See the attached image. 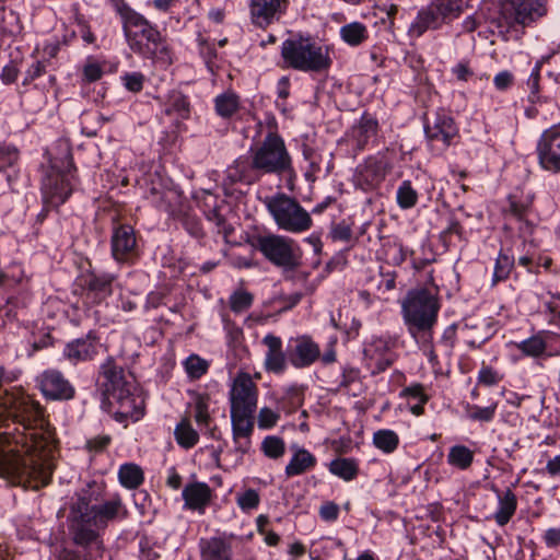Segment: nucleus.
Here are the masks:
<instances>
[{
    "label": "nucleus",
    "mask_w": 560,
    "mask_h": 560,
    "mask_svg": "<svg viewBox=\"0 0 560 560\" xmlns=\"http://www.w3.org/2000/svg\"><path fill=\"white\" fill-rule=\"evenodd\" d=\"M3 406L19 425L4 433L8 450L0 457L3 472L26 489L38 490L49 483L55 469L57 440L39 404L24 394H10Z\"/></svg>",
    "instance_id": "obj_1"
},
{
    "label": "nucleus",
    "mask_w": 560,
    "mask_h": 560,
    "mask_svg": "<svg viewBox=\"0 0 560 560\" xmlns=\"http://www.w3.org/2000/svg\"><path fill=\"white\" fill-rule=\"evenodd\" d=\"M120 16L129 48L145 58L167 56V47L160 31L125 0H109Z\"/></svg>",
    "instance_id": "obj_2"
},
{
    "label": "nucleus",
    "mask_w": 560,
    "mask_h": 560,
    "mask_svg": "<svg viewBox=\"0 0 560 560\" xmlns=\"http://www.w3.org/2000/svg\"><path fill=\"white\" fill-rule=\"evenodd\" d=\"M440 303L438 289H415L407 293L401 303V314L408 332L418 342L429 343L438 322Z\"/></svg>",
    "instance_id": "obj_3"
},
{
    "label": "nucleus",
    "mask_w": 560,
    "mask_h": 560,
    "mask_svg": "<svg viewBox=\"0 0 560 560\" xmlns=\"http://www.w3.org/2000/svg\"><path fill=\"white\" fill-rule=\"evenodd\" d=\"M101 388L109 405H118L117 421H138L143 416V400L133 394V383L126 380L124 370L108 361L102 365Z\"/></svg>",
    "instance_id": "obj_4"
},
{
    "label": "nucleus",
    "mask_w": 560,
    "mask_h": 560,
    "mask_svg": "<svg viewBox=\"0 0 560 560\" xmlns=\"http://www.w3.org/2000/svg\"><path fill=\"white\" fill-rule=\"evenodd\" d=\"M547 12V0H502L491 23L498 34L506 35L515 26L532 25Z\"/></svg>",
    "instance_id": "obj_5"
},
{
    "label": "nucleus",
    "mask_w": 560,
    "mask_h": 560,
    "mask_svg": "<svg viewBox=\"0 0 560 560\" xmlns=\"http://www.w3.org/2000/svg\"><path fill=\"white\" fill-rule=\"evenodd\" d=\"M281 56L289 67L300 71H322L330 65L326 48L310 38L285 39Z\"/></svg>",
    "instance_id": "obj_6"
},
{
    "label": "nucleus",
    "mask_w": 560,
    "mask_h": 560,
    "mask_svg": "<svg viewBox=\"0 0 560 560\" xmlns=\"http://www.w3.org/2000/svg\"><path fill=\"white\" fill-rule=\"evenodd\" d=\"M264 205L280 230L303 233L313 224L310 213L294 198L283 192L266 197Z\"/></svg>",
    "instance_id": "obj_7"
},
{
    "label": "nucleus",
    "mask_w": 560,
    "mask_h": 560,
    "mask_svg": "<svg viewBox=\"0 0 560 560\" xmlns=\"http://www.w3.org/2000/svg\"><path fill=\"white\" fill-rule=\"evenodd\" d=\"M254 168L258 175H282L292 171L291 156L283 140L275 133H268L262 143L252 154Z\"/></svg>",
    "instance_id": "obj_8"
},
{
    "label": "nucleus",
    "mask_w": 560,
    "mask_h": 560,
    "mask_svg": "<svg viewBox=\"0 0 560 560\" xmlns=\"http://www.w3.org/2000/svg\"><path fill=\"white\" fill-rule=\"evenodd\" d=\"M254 247L266 259L278 267L292 270L299 265V255L295 242L287 236L278 234L258 235L254 238Z\"/></svg>",
    "instance_id": "obj_9"
},
{
    "label": "nucleus",
    "mask_w": 560,
    "mask_h": 560,
    "mask_svg": "<svg viewBox=\"0 0 560 560\" xmlns=\"http://www.w3.org/2000/svg\"><path fill=\"white\" fill-rule=\"evenodd\" d=\"M536 152L542 170L553 174L560 173V129H546L538 139Z\"/></svg>",
    "instance_id": "obj_10"
},
{
    "label": "nucleus",
    "mask_w": 560,
    "mask_h": 560,
    "mask_svg": "<svg viewBox=\"0 0 560 560\" xmlns=\"http://www.w3.org/2000/svg\"><path fill=\"white\" fill-rule=\"evenodd\" d=\"M425 136L432 145L441 144L444 150L452 144L454 138L458 136V128L453 117L441 109L434 114V117L428 119L424 125Z\"/></svg>",
    "instance_id": "obj_11"
},
{
    "label": "nucleus",
    "mask_w": 560,
    "mask_h": 560,
    "mask_svg": "<svg viewBox=\"0 0 560 560\" xmlns=\"http://www.w3.org/2000/svg\"><path fill=\"white\" fill-rule=\"evenodd\" d=\"M231 411L255 412L257 408V387L247 373H240L230 390Z\"/></svg>",
    "instance_id": "obj_12"
},
{
    "label": "nucleus",
    "mask_w": 560,
    "mask_h": 560,
    "mask_svg": "<svg viewBox=\"0 0 560 560\" xmlns=\"http://www.w3.org/2000/svg\"><path fill=\"white\" fill-rule=\"evenodd\" d=\"M86 510V498L80 497L72 504L69 514V529L72 534L73 541L80 546H88L97 537L96 532L92 528L93 521L84 514Z\"/></svg>",
    "instance_id": "obj_13"
},
{
    "label": "nucleus",
    "mask_w": 560,
    "mask_h": 560,
    "mask_svg": "<svg viewBox=\"0 0 560 560\" xmlns=\"http://www.w3.org/2000/svg\"><path fill=\"white\" fill-rule=\"evenodd\" d=\"M394 342L382 337H374L364 347V361L372 374L384 372L395 360Z\"/></svg>",
    "instance_id": "obj_14"
},
{
    "label": "nucleus",
    "mask_w": 560,
    "mask_h": 560,
    "mask_svg": "<svg viewBox=\"0 0 560 560\" xmlns=\"http://www.w3.org/2000/svg\"><path fill=\"white\" fill-rule=\"evenodd\" d=\"M288 361L295 369L311 366L320 358L319 346L308 336L291 338L287 346Z\"/></svg>",
    "instance_id": "obj_15"
},
{
    "label": "nucleus",
    "mask_w": 560,
    "mask_h": 560,
    "mask_svg": "<svg viewBox=\"0 0 560 560\" xmlns=\"http://www.w3.org/2000/svg\"><path fill=\"white\" fill-rule=\"evenodd\" d=\"M112 254L119 262L132 261L138 255L135 230L129 224H116L112 234Z\"/></svg>",
    "instance_id": "obj_16"
},
{
    "label": "nucleus",
    "mask_w": 560,
    "mask_h": 560,
    "mask_svg": "<svg viewBox=\"0 0 560 560\" xmlns=\"http://www.w3.org/2000/svg\"><path fill=\"white\" fill-rule=\"evenodd\" d=\"M42 191L47 206L59 207L72 192L68 174L55 171L50 172L43 179Z\"/></svg>",
    "instance_id": "obj_17"
},
{
    "label": "nucleus",
    "mask_w": 560,
    "mask_h": 560,
    "mask_svg": "<svg viewBox=\"0 0 560 560\" xmlns=\"http://www.w3.org/2000/svg\"><path fill=\"white\" fill-rule=\"evenodd\" d=\"M43 395L51 400H68L74 396V388L57 370H47L38 378Z\"/></svg>",
    "instance_id": "obj_18"
},
{
    "label": "nucleus",
    "mask_w": 560,
    "mask_h": 560,
    "mask_svg": "<svg viewBox=\"0 0 560 560\" xmlns=\"http://www.w3.org/2000/svg\"><path fill=\"white\" fill-rule=\"evenodd\" d=\"M287 4V0H250L252 22L259 27H266L280 18Z\"/></svg>",
    "instance_id": "obj_19"
},
{
    "label": "nucleus",
    "mask_w": 560,
    "mask_h": 560,
    "mask_svg": "<svg viewBox=\"0 0 560 560\" xmlns=\"http://www.w3.org/2000/svg\"><path fill=\"white\" fill-rule=\"evenodd\" d=\"M264 345L268 350L265 358L266 370L276 374H281L287 369V351H282V340L271 334H268L262 339Z\"/></svg>",
    "instance_id": "obj_20"
},
{
    "label": "nucleus",
    "mask_w": 560,
    "mask_h": 560,
    "mask_svg": "<svg viewBox=\"0 0 560 560\" xmlns=\"http://www.w3.org/2000/svg\"><path fill=\"white\" fill-rule=\"evenodd\" d=\"M378 122L371 114L364 113L351 128L350 139L358 151H362L369 141L377 135Z\"/></svg>",
    "instance_id": "obj_21"
},
{
    "label": "nucleus",
    "mask_w": 560,
    "mask_h": 560,
    "mask_svg": "<svg viewBox=\"0 0 560 560\" xmlns=\"http://www.w3.org/2000/svg\"><path fill=\"white\" fill-rule=\"evenodd\" d=\"M121 508L120 498L116 497L101 505H91L86 500V510L84 514L91 517L93 525L97 528L105 527L107 523L114 520Z\"/></svg>",
    "instance_id": "obj_22"
},
{
    "label": "nucleus",
    "mask_w": 560,
    "mask_h": 560,
    "mask_svg": "<svg viewBox=\"0 0 560 560\" xmlns=\"http://www.w3.org/2000/svg\"><path fill=\"white\" fill-rule=\"evenodd\" d=\"M225 175V179L230 185L236 183L252 184L259 179V175L256 168H254L253 159L248 161V159L243 156L236 159L233 164L226 168Z\"/></svg>",
    "instance_id": "obj_23"
},
{
    "label": "nucleus",
    "mask_w": 560,
    "mask_h": 560,
    "mask_svg": "<svg viewBox=\"0 0 560 560\" xmlns=\"http://www.w3.org/2000/svg\"><path fill=\"white\" fill-rule=\"evenodd\" d=\"M183 498L186 508L202 511L210 501L211 490L205 482L189 483L183 490Z\"/></svg>",
    "instance_id": "obj_24"
},
{
    "label": "nucleus",
    "mask_w": 560,
    "mask_h": 560,
    "mask_svg": "<svg viewBox=\"0 0 560 560\" xmlns=\"http://www.w3.org/2000/svg\"><path fill=\"white\" fill-rule=\"evenodd\" d=\"M442 25L436 12L432 5H428L418 12L416 20L409 27V35L420 37L425 31L430 28H438Z\"/></svg>",
    "instance_id": "obj_25"
},
{
    "label": "nucleus",
    "mask_w": 560,
    "mask_h": 560,
    "mask_svg": "<svg viewBox=\"0 0 560 560\" xmlns=\"http://www.w3.org/2000/svg\"><path fill=\"white\" fill-rule=\"evenodd\" d=\"M200 549L205 560H231V546L221 538L201 539Z\"/></svg>",
    "instance_id": "obj_26"
},
{
    "label": "nucleus",
    "mask_w": 560,
    "mask_h": 560,
    "mask_svg": "<svg viewBox=\"0 0 560 560\" xmlns=\"http://www.w3.org/2000/svg\"><path fill=\"white\" fill-rule=\"evenodd\" d=\"M94 353L95 346L89 337L69 342L63 350L65 357L72 363L89 360Z\"/></svg>",
    "instance_id": "obj_27"
},
{
    "label": "nucleus",
    "mask_w": 560,
    "mask_h": 560,
    "mask_svg": "<svg viewBox=\"0 0 560 560\" xmlns=\"http://www.w3.org/2000/svg\"><path fill=\"white\" fill-rule=\"evenodd\" d=\"M499 509L494 513V521L499 526L506 525L514 515L517 506L516 495L508 489L503 494H499Z\"/></svg>",
    "instance_id": "obj_28"
},
{
    "label": "nucleus",
    "mask_w": 560,
    "mask_h": 560,
    "mask_svg": "<svg viewBox=\"0 0 560 560\" xmlns=\"http://www.w3.org/2000/svg\"><path fill=\"white\" fill-rule=\"evenodd\" d=\"M315 464V456L311 454L308 451L301 448L295 452V454L287 465L285 474L289 477L298 476L313 468Z\"/></svg>",
    "instance_id": "obj_29"
},
{
    "label": "nucleus",
    "mask_w": 560,
    "mask_h": 560,
    "mask_svg": "<svg viewBox=\"0 0 560 560\" xmlns=\"http://www.w3.org/2000/svg\"><path fill=\"white\" fill-rule=\"evenodd\" d=\"M400 396L407 399L408 404L410 405V411L415 416H420L423 413V406L428 401L429 397L424 393L422 385H410L401 390Z\"/></svg>",
    "instance_id": "obj_30"
},
{
    "label": "nucleus",
    "mask_w": 560,
    "mask_h": 560,
    "mask_svg": "<svg viewBox=\"0 0 560 560\" xmlns=\"http://www.w3.org/2000/svg\"><path fill=\"white\" fill-rule=\"evenodd\" d=\"M114 277L110 275H92L86 280L89 294H94L96 301H101L112 293Z\"/></svg>",
    "instance_id": "obj_31"
},
{
    "label": "nucleus",
    "mask_w": 560,
    "mask_h": 560,
    "mask_svg": "<svg viewBox=\"0 0 560 560\" xmlns=\"http://www.w3.org/2000/svg\"><path fill=\"white\" fill-rule=\"evenodd\" d=\"M214 107L220 117L230 118L237 112L240 98L234 92H224L214 98Z\"/></svg>",
    "instance_id": "obj_32"
},
{
    "label": "nucleus",
    "mask_w": 560,
    "mask_h": 560,
    "mask_svg": "<svg viewBox=\"0 0 560 560\" xmlns=\"http://www.w3.org/2000/svg\"><path fill=\"white\" fill-rule=\"evenodd\" d=\"M255 412H234L231 411L233 438L250 436L254 430Z\"/></svg>",
    "instance_id": "obj_33"
},
{
    "label": "nucleus",
    "mask_w": 560,
    "mask_h": 560,
    "mask_svg": "<svg viewBox=\"0 0 560 560\" xmlns=\"http://www.w3.org/2000/svg\"><path fill=\"white\" fill-rule=\"evenodd\" d=\"M431 5L441 23L457 18L463 11L462 0H433Z\"/></svg>",
    "instance_id": "obj_34"
},
{
    "label": "nucleus",
    "mask_w": 560,
    "mask_h": 560,
    "mask_svg": "<svg viewBox=\"0 0 560 560\" xmlns=\"http://www.w3.org/2000/svg\"><path fill=\"white\" fill-rule=\"evenodd\" d=\"M118 478L125 488L136 489L143 482V471L136 464H124L119 468Z\"/></svg>",
    "instance_id": "obj_35"
},
{
    "label": "nucleus",
    "mask_w": 560,
    "mask_h": 560,
    "mask_svg": "<svg viewBox=\"0 0 560 560\" xmlns=\"http://www.w3.org/2000/svg\"><path fill=\"white\" fill-rule=\"evenodd\" d=\"M329 471L346 481H350L357 477L359 468L353 458H337L330 462Z\"/></svg>",
    "instance_id": "obj_36"
},
{
    "label": "nucleus",
    "mask_w": 560,
    "mask_h": 560,
    "mask_svg": "<svg viewBox=\"0 0 560 560\" xmlns=\"http://www.w3.org/2000/svg\"><path fill=\"white\" fill-rule=\"evenodd\" d=\"M340 36L350 46H358L368 38V30L362 23L352 22L340 28Z\"/></svg>",
    "instance_id": "obj_37"
},
{
    "label": "nucleus",
    "mask_w": 560,
    "mask_h": 560,
    "mask_svg": "<svg viewBox=\"0 0 560 560\" xmlns=\"http://www.w3.org/2000/svg\"><path fill=\"white\" fill-rule=\"evenodd\" d=\"M474 460V452L465 445H454L447 454V463L459 469H467Z\"/></svg>",
    "instance_id": "obj_38"
},
{
    "label": "nucleus",
    "mask_w": 560,
    "mask_h": 560,
    "mask_svg": "<svg viewBox=\"0 0 560 560\" xmlns=\"http://www.w3.org/2000/svg\"><path fill=\"white\" fill-rule=\"evenodd\" d=\"M514 346L526 357L539 358L547 349L546 341L539 336H532L528 339L514 343Z\"/></svg>",
    "instance_id": "obj_39"
},
{
    "label": "nucleus",
    "mask_w": 560,
    "mask_h": 560,
    "mask_svg": "<svg viewBox=\"0 0 560 560\" xmlns=\"http://www.w3.org/2000/svg\"><path fill=\"white\" fill-rule=\"evenodd\" d=\"M373 443L375 447L389 454L398 447L399 438L395 431L383 429L374 433Z\"/></svg>",
    "instance_id": "obj_40"
},
{
    "label": "nucleus",
    "mask_w": 560,
    "mask_h": 560,
    "mask_svg": "<svg viewBox=\"0 0 560 560\" xmlns=\"http://www.w3.org/2000/svg\"><path fill=\"white\" fill-rule=\"evenodd\" d=\"M174 434L177 443L185 448H191L199 440L197 431L186 420L176 425Z\"/></svg>",
    "instance_id": "obj_41"
},
{
    "label": "nucleus",
    "mask_w": 560,
    "mask_h": 560,
    "mask_svg": "<svg viewBox=\"0 0 560 560\" xmlns=\"http://www.w3.org/2000/svg\"><path fill=\"white\" fill-rule=\"evenodd\" d=\"M358 172L362 179L368 184H375L383 177L380 163L373 159H369L364 164L358 166Z\"/></svg>",
    "instance_id": "obj_42"
},
{
    "label": "nucleus",
    "mask_w": 560,
    "mask_h": 560,
    "mask_svg": "<svg viewBox=\"0 0 560 560\" xmlns=\"http://www.w3.org/2000/svg\"><path fill=\"white\" fill-rule=\"evenodd\" d=\"M497 407V402L491 404L488 407L467 405L466 415L470 420L474 421L490 422L494 418Z\"/></svg>",
    "instance_id": "obj_43"
},
{
    "label": "nucleus",
    "mask_w": 560,
    "mask_h": 560,
    "mask_svg": "<svg viewBox=\"0 0 560 560\" xmlns=\"http://www.w3.org/2000/svg\"><path fill=\"white\" fill-rule=\"evenodd\" d=\"M418 201V194L409 180H405L397 189V203L402 209L413 207Z\"/></svg>",
    "instance_id": "obj_44"
},
{
    "label": "nucleus",
    "mask_w": 560,
    "mask_h": 560,
    "mask_svg": "<svg viewBox=\"0 0 560 560\" xmlns=\"http://www.w3.org/2000/svg\"><path fill=\"white\" fill-rule=\"evenodd\" d=\"M184 366L188 376L190 378L197 380L207 373L209 364L199 355L191 354L185 360Z\"/></svg>",
    "instance_id": "obj_45"
},
{
    "label": "nucleus",
    "mask_w": 560,
    "mask_h": 560,
    "mask_svg": "<svg viewBox=\"0 0 560 560\" xmlns=\"http://www.w3.org/2000/svg\"><path fill=\"white\" fill-rule=\"evenodd\" d=\"M253 301V294L244 290H237L230 296V307L234 313H243L252 306Z\"/></svg>",
    "instance_id": "obj_46"
},
{
    "label": "nucleus",
    "mask_w": 560,
    "mask_h": 560,
    "mask_svg": "<svg viewBox=\"0 0 560 560\" xmlns=\"http://www.w3.org/2000/svg\"><path fill=\"white\" fill-rule=\"evenodd\" d=\"M266 456L270 458H279L284 454V442L278 436H267L261 444Z\"/></svg>",
    "instance_id": "obj_47"
},
{
    "label": "nucleus",
    "mask_w": 560,
    "mask_h": 560,
    "mask_svg": "<svg viewBox=\"0 0 560 560\" xmlns=\"http://www.w3.org/2000/svg\"><path fill=\"white\" fill-rule=\"evenodd\" d=\"M0 28L8 34L14 35L21 32L19 15L10 11L2 10V18L0 21Z\"/></svg>",
    "instance_id": "obj_48"
},
{
    "label": "nucleus",
    "mask_w": 560,
    "mask_h": 560,
    "mask_svg": "<svg viewBox=\"0 0 560 560\" xmlns=\"http://www.w3.org/2000/svg\"><path fill=\"white\" fill-rule=\"evenodd\" d=\"M512 266L513 261L511 258L505 254H500L494 266L493 282L497 283L499 281L505 280L510 275Z\"/></svg>",
    "instance_id": "obj_49"
},
{
    "label": "nucleus",
    "mask_w": 560,
    "mask_h": 560,
    "mask_svg": "<svg viewBox=\"0 0 560 560\" xmlns=\"http://www.w3.org/2000/svg\"><path fill=\"white\" fill-rule=\"evenodd\" d=\"M209 398L207 396L198 395L195 399V420L199 425H208L210 420L209 415Z\"/></svg>",
    "instance_id": "obj_50"
},
{
    "label": "nucleus",
    "mask_w": 560,
    "mask_h": 560,
    "mask_svg": "<svg viewBox=\"0 0 560 560\" xmlns=\"http://www.w3.org/2000/svg\"><path fill=\"white\" fill-rule=\"evenodd\" d=\"M237 504L244 511L255 509L259 504V495L257 491L248 489L242 494H238Z\"/></svg>",
    "instance_id": "obj_51"
},
{
    "label": "nucleus",
    "mask_w": 560,
    "mask_h": 560,
    "mask_svg": "<svg viewBox=\"0 0 560 560\" xmlns=\"http://www.w3.org/2000/svg\"><path fill=\"white\" fill-rule=\"evenodd\" d=\"M19 158L18 150L14 147H0V171L12 166Z\"/></svg>",
    "instance_id": "obj_52"
},
{
    "label": "nucleus",
    "mask_w": 560,
    "mask_h": 560,
    "mask_svg": "<svg viewBox=\"0 0 560 560\" xmlns=\"http://www.w3.org/2000/svg\"><path fill=\"white\" fill-rule=\"evenodd\" d=\"M279 419V415L269 408H261L258 413V425L261 429L272 428Z\"/></svg>",
    "instance_id": "obj_53"
},
{
    "label": "nucleus",
    "mask_w": 560,
    "mask_h": 560,
    "mask_svg": "<svg viewBox=\"0 0 560 560\" xmlns=\"http://www.w3.org/2000/svg\"><path fill=\"white\" fill-rule=\"evenodd\" d=\"M334 241L349 242L352 237V230L346 222L336 224L331 230Z\"/></svg>",
    "instance_id": "obj_54"
},
{
    "label": "nucleus",
    "mask_w": 560,
    "mask_h": 560,
    "mask_svg": "<svg viewBox=\"0 0 560 560\" xmlns=\"http://www.w3.org/2000/svg\"><path fill=\"white\" fill-rule=\"evenodd\" d=\"M125 86L131 92H139L143 88L144 77L139 72L127 73L124 77Z\"/></svg>",
    "instance_id": "obj_55"
},
{
    "label": "nucleus",
    "mask_w": 560,
    "mask_h": 560,
    "mask_svg": "<svg viewBox=\"0 0 560 560\" xmlns=\"http://www.w3.org/2000/svg\"><path fill=\"white\" fill-rule=\"evenodd\" d=\"M513 81H514V75L512 74V72H510L508 70H503V71L499 72L493 79L494 86L499 91L508 90L513 84Z\"/></svg>",
    "instance_id": "obj_56"
},
{
    "label": "nucleus",
    "mask_w": 560,
    "mask_h": 560,
    "mask_svg": "<svg viewBox=\"0 0 560 560\" xmlns=\"http://www.w3.org/2000/svg\"><path fill=\"white\" fill-rule=\"evenodd\" d=\"M103 70L97 62H88L83 68L84 79L89 82L97 81L102 78Z\"/></svg>",
    "instance_id": "obj_57"
},
{
    "label": "nucleus",
    "mask_w": 560,
    "mask_h": 560,
    "mask_svg": "<svg viewBox=\"0 0 560 560\" xmlns=\"http://www.w3.org/2000/svg\"><path fill=\"white\" fill-rule=\"evenodd\" d=\"M339 508L334 502H327L319 509V515L324 521L332 522L338 517Z\"/></svg>",
    "instance_id": "obj_58"
},
{
    "label": "nucleus",
    "mask_w": 560,
    "mask_h": 560,
    "mask_svg": "<svg viewBox=\"0 0 560 560\" xmlns=\"http://www.w3.org/2000/svg\"><path fill=\"white\" fill-rule=\"evenodd\" d=\"M46 70V63L44 61H35L33 62L26 71V75L24 79V83L28 81H33L36 78L40 77Z\"/></svg>",
    "instance_id": "obj_59"
},
{
    "label": "nucleus",
    "mask_w": 560,
    "mask_h": 560,
    "mask_svg": "<svg viewBox=\"0 0 560 560\" xmlns=\"http://www.w3.org/2000/svg\"><path fill=\"white\" fill-rule=\"evenodd\" d=\"M110 443L109 435H98L86 442V446L91 451L101 452Z\"/></svg>",
    "instance_id": "obj_60"
},
{
    "label": "nucleus",
    "mask_w": 560,
    "mask_h": 560,
    "mask_svg": "<svg viewBox=\"0 0 560 560\" xmlns=\"http://www.w3.org/2000/svg\"><path fill=\"white\" fill-rule=\"evenodd\" d=\"M18 74V68L13 63H10L2 69L0 78L4 83L10 84L16 80Z\"/></svg>",
    "instance_id": "obj_61"
},
{
    "label": "nucleus",
    "mask_w": 560,
    "mask_h": 560,
    "mask_svg": "<svg viewBox=\"0 0 560 560\" xmlns=\"http://www.w3.org/2000/svg\"><path fill=\"white\" fill-rule=\"evenodd\" d=\"M479 382L491 386L498 383V374L489 368H485L479 372Z\"/></svg>",
    "instance_id": "obj_62"
},
{
    "label": "nucleus",
    "mask_w": 560,
    "mask_h": 560,
    "mask_svg": "<svg viewBox=\"0 0 560 560\" xmlns=\"http://www.w3.org/2000/svg\"><path fill=\"white\" fill-rule=\"evenodd\" d=\"M235 444V452L243 456L250 448V436H237L233 438Z\"/></svg>",
    "instance_id": "obj_63"
},
{
    "label": "nucleus",
    "mask_w": 560,
    "mask_h": 560,
    "mask_svg": "<svg viewBox=\"0 0 560 560\" xmlns=\"http://www.w3.org/2000/svg\"><path fill=\"white\" fill-rule=\"evenodd\" d=\"M545 542L548 547L560 545V528H549L545 534Z\"/></svg>",
    "instance_id": "obj_64"
}]
</instances>
